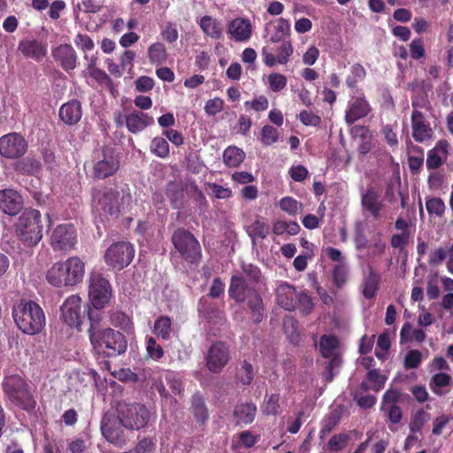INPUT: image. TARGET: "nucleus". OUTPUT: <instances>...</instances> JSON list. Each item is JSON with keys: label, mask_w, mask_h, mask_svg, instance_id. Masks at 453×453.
Segmentation results:
<instances>
[{"label": "nucleus", "mask_w": 453, "mask_h": 453, "mask_svg": "<svg viewBox=\"0 0 453 453\" xmlns=\"http://www.w3.org/2000/svg\"><path fill=\"white\" fill-rule=\"evenodd\" d=\"M228 296L238 303L246 302L252 321L256 324L262 322L265 318L263 298L258 289L248 286L240 273L232 275Z\"/></svg>", "instance_id": "nucleus-1"}, {"label": "nucleus", "mask_w": 453, "mask_h": 453, "mask_svg": "<svg viewBox=\"0 0 453 453\" xmlns=\"http://www.w3.org/2000/svg\"><path fill=\"white\" fill-rule=\"evenodd\" d=\"M89 338L96 354L117 357L126 352L127 342L124 335L111 328L100 330L93 325L88 329Z\"/></svg>", "instance_id": "nucleus-2"}, {"label": "nucleus", "mask_w": 453, "mask_h": 453, "mask_svg": "<svg viewBox=\"0 0 453 453\" xmlns=\"http://www.w3.org/2000/svg\"><path fill=\"white\" fill-rule=\"evenodd\" d=\"M85 274V265L78 257L55 263L47 273V280L55 287L74 286Z\"/></svg>", "instance_id": "nucleus-3"}, {"label": "nucleus", "mask_w": 453, "mask_h": 453, "mask_svg": "<svg viewBox=\"0 0 453 453\" xmlns=\"http://www.w3.org/2000/svg\"><path fill=\"white\" fill-rule=\"evenodd\" d=\"M12 317L20 331L34 335L39 334L45 326V315L35 302L20 303L13 308Z\"/></svg>", "instance_id": "nucleus-4"}, {"label": "nucleus", "mask_w": 453, "mask_h": 453, "mask_svg": "<svg viewBox=\"0 0 453 453\" xmlns=\"http://www.w3.org/2000/svg\"><path fill=\"white\" fill-rule=\"evenodd\" d=\"M94 203L98 211L104 214L118 217L126 212L132 204V196L124 189L119 192L113 188L97 190L93 195Z\"/></svg>", "instance_id": "nucleus-5"}, {"label": "nucleus", "mask_w": 453, "mask_h": 453, "mask_svg": "<svg viewBox=\"0 0 453 453\" xmlns=\"http://www.w3.org/2000/svg\"><path fill=\"white\" fill-rule=\"evenodd\" d=\"M84 167L93 178L104 179L119 170V160L112 148L104 147L93 152L91 159L85 162Z\"/></svg>", "instance_id": "nucleus-6"}, {"label": "nucleus", "mask_w": 453, "mask_h": 453, "mask_svg": "<svg viewBox=\"0 0 453 453\" xmlns=\"http://www.w3.org/2000/svg\"><path fill=\"white\" fill-rule=\"evenodd\" d=\"M4 391L7 398L16 406L25 411H32L35 401L28 390L27 382L19 375H12L3 382Z\"/></svg>", "instance_id": "nucleus-7"}, {"label": "nucleus", "mask_w": 453, "mask_h": 453, "mask_svg": "<svg viewBox=\"0 0 453 453\" xmlns=\"http://www.w3.org/2000/svg\"><path fill=\"white\" fill-rule=\"evenodd\" d=\"M20 240L28 246L37 244L42 238L41 213L37 210H27L19 218L16 228Z\"/></svg>", "instance_id": "nucleus-8"}, {"label": "nucleus", "mask_w": 453, "mask_h": 453, "mask_svg": "<svg viewBox=\"0 0 453 453\" xmlns=\"http://www.w3.org/2000/svg\"><path fill=\"white\" fill-rule=\"evenodd\" d=\"M172 242L181 257L187 262L194 264L201 259V245L189 231L178 228L172 236Z\"/></svg>", "instance_id": "nucleus-9"}, {"label": "nucleus", "mask_w": 453, "mask_h": 453, "mask_svg": "<svg viewBox=\"0 0 453 453\" xmlns=\"http://www.w3.org/2000/svg\"><path fill=\"white\" fill-rule=\"evenodd\" d=\"M134 249L133 245L127 242H119L112 243L105 251V263L113 270H122L127 266L133 260Z\"/></svg>", "instance_id": "nucleus-10"}, {"label": "nucleus", "mask_w": 453, "mask_h": 453, "mask_svg": "<svg viewBox=\"0 0 453 453\" xmlns=\"http://www.w3.org/2000/svg\"><path fill=\"white\" fill-rule=\"evenodd\" d=\"M230 358L229 347L222 341L212 343L204 357L207 369L216 374L223 371Z\"/></svg>", "instance_id": "nucleus-11"}, {"label": "nucleus", "mask_w": 453, "mask_h": 453, "mask_svg": "<svg viewBox=\"0 0 453 453\" xmlns=\"http://www.w3.org/2000/svg\"><path fill=\"white\" fill-rule=\"evenodd\" d=\"M88 295L95 309L103 308L111 296L109 280L100 273H92L89 279Z\"/></svg>", "instance_id": "nucleus-12"}, {"label": "nucleus", "mask_w": 453, "mask_h": 453, "mask_svg": "<svg viewBox=\"0 0 453 453\" xmlns=\"http://www.w3.org/2000/svg\"><path fill=\"white\" fill-rule=\"evenodd\" d=\"M361 208L364 215L370 216L375 220L381 218L385 200L376 188L368 186L361 193Z\"/></svg>", "instance_id": "nucleus-13"}, {"label": "nucleus", "mask_w": 453, "mask_h": 453, "mask_svg": "<svg viewBox=\"0 0 453 453\" xmlns=\"http://www.w3.org/2000/svg\"><path fill=\"white\" fill-rule=\"evenodd\" d=\"M27 150V142L19 133H10L0 137V155L14 159L22 157Z\"/></svg>", "instance_id": "nucleus-14"}, {"label": "nucleus", "mask_w": 453, "mask_h": 453, "mask_svg": "<svg viewBox=\"0 0 453 453\" xmlns=\"http://www.w3.org/2000/svg\"><path fill=\"white\" fill-rule=\"evenodd\" d=\"M50 241L54 250H71L77 242L76 230L72 224L59 225L53 230Z\"/></svg>", "instance_id": "nucleus-15"}, {"label": "nucleus", "mask_w": 453, "mask_h": 453, "mask_svg": "<svg viewBox=\"0 0 453 453\" xmlns=\"http://www.w3.org/2000/svg\"><path fill=\"white\" fill-rule=\"evenodd\" d=\"M411 106L413 108L411 116L412 137L417 142L421 143L431 139L434 132L425 115L417 109L418 104L412 101Z\"/></svg>", "instance_id": "nucleus-16"}, {"label": "nucleus", "mask_w": 453, "mask_h": 453, "mask_svg": "<svg viewBox=\"0 0 453 453\" xmlns=\"http://www.w3.org/2000/svg\"><path fill=\"white\" fill-rule=\"evenodd\" d=\"M62 319L71 327L80 329L84 316L81 312V299L73 295L69 296L61 306Z\"/></svg>", "instance_id": "nucleus-17"}, {"label": "nucleus", "mask_w": 453, "mask_h": 453, "mask_svg": "<svg viewBox=\"0 0 453 453\" xmlns=\"http://www.w3.org/2000/svg\"><path fill=\"white\" fill-rule=\"evenodd\" d=\"M141 411L142 406L139 403H127L121 402L117 405V412L119 421L123 426L131 430L140 429Z\"/></svg>", "instance_id": "nucleus-18"}, {"label": "nucleus", "mask_w": 453, "mask_h": 453, "mask_svg": "<svg viewBox=\"0 0 453 453\" xmlns=\"http://www.w3.org/2000/svg\"><path fill=\"white\" fill-rule=\"evenodd\" d=\"M401 393L393 388H388L383 394L380 411L388 413V419L393 424L400 423L403 413L401 408L397 405L400 402Z\"/></svg>", "instance_id": "nucleus-19"}, {"label": "nucleus", "mask_w": 453, "mask_h": 453, "mask_svg": "<svg viewBox=\"0 0 453 453\" xmlns=\"http://www.w3.org/2000/svg\"><path fill=\"white\" fill-rule=\"evenodd\" d=\"M451 151V145L446 139L439 140L435 146L429 150L426 161L428 170H436L440 168L447 160Z\"/></svg>", "instance_id": "nucleus-20"}, {"label": "nucleus", "mask_w": 453, "mask_h": 453, "mask_svg": "<svg viewBox=\"0 0 453 453\" xmlns=\"http://www.w3.org/2000/svg\"><path fill=\"white\" fill-rule=\"evenodd\" d=\"M296 288L288 282H281L275 289V300L279 306L286 311L296 310Z\"/></svg>", "instance_id": "nucleus-21"}, {"label": "nucleus", "mask_w": 453, "mask_h": 453, "mask_svg": "<svg viewBox=\"0 0 453 453\" xmlns=\"http://www.w3.org/2000/svg\"><path fill=\"white\" fill-rule=\"evenodd\" d=\"M121 422L119 417L111 414H104L101 421V431L104 438L111 443L122 441Z\"/></svg>", "instance_id": "nucleus-22"}, {"label": "nucleus", "mask_w": 453, "mask_h": 453, "mask_svg": "<svg viewBox=\"0 0 453 453\" xmlns=\"http://www.w3.org/2000/svg\"><path fill=\"white\" fill-rule=\"evenodd\" d=\"M372 108L365 96L354 97L349 104V108L345 114V121L349 125H352L358 119L366 117Z\"/></svg>", "instance_id": "nucleus-23"}, {"label": "nucleus", "mask_w": 453, "mask_h": 453, "mask_svg": "<svg viewBox=\"0 0 453 453\" xmlns=\"http://www.w3.org/2000/svg\"><path fill=\"white\" fill-rule=\"evenodd\" d=\"M52 56L65 71H71L76 67L77 55L74 49L69 44H61L55 48Z\"/></svg>", "instance_id": "nucleus-24"}, {"label": "nucleus", "mask_w": 453, "mask_h": 453, "mask_svg": "<svg viewBox=\"0 0 453 453\" xmlns=\"http://www.w3.org/2000/svg\"><path fill=\"white\" fill-rule=\"evenodd\" d=\"M22 208L21 196L13 189L0 190V209L6 214L16 215Z\"/></svg>", "instance_id": "nucleus-25"}, {"label": "nucleus", "mask_w": 453, "mask_h": 453, "mask_svg": "<svg viewBox=\"0 0 453 453\" xmlns=\"http://www.w3.org/2000/svg\"><path fill=\"white\" fill-rule=\"evenodd\" d=\"M227 32L236 42L248 41L252 34L251 23L249 19L236 18L229 22Z\"/></svg>", "instance_id": "nucleus-26"}, {"label": "nucleus", "mask_w": 453, "mask_h": 453, "mask_svg": "<svg viewBox=\"0 0 453 453\" xmlns=\"http://www.w3.org/2000/svg\"><path fill=\"white\" fill-rule=\"evenodd\" d=\"M190 411L200 426H205L209 418L210 413L205 403V399L201 393H196L192 395L190 401Z\"/></svg>", "instance_id": "nucleus-27"}, {"label": "nucleus", "mask_w": 453, "mask_h": 453, "mask_svg": "<svg viewBox=\"0 0 453 453\" xmlns=\"http://www.w3.org/2000/svg\"><path fill=\"white\" fill-rule=\"evenodd\" d=\"M82 116L81 104L79 101L73 100L64 104L59 109L60 119L67 125L78 123Z\"/></svg>", "instance_id": "nucleus-28"}, {"label": "nucleus", "mask_w": 453, "mask_h": 453, "mask_svg": "<svg viewBox=\"0 0 453 453\" xmlns=\"http://www.w3.org/2000/svg\"><path fill=\"white\" fill-rule=\"evenodd\" d=\"M18 50L25 57L36 61L41 60L47 52L46 47L36 40H23L19 42Z\"/></svg>", "instance_id": "nucleus-29"}, {"label": "nucleus", "mask_w": 453, "mask_h": 453, "mask_svg": "<svg viewBox=\"0 0 453 453\" xmlns=\"http://www.w3.org/2000/svg\"><path fill=\"white\" fill-rule=\"evenodd\" d=\"M256 413L257 406L252 403L238 404L234 410V417L237 425L252 423Z\"/></svg>", "instance_id": "nucleus-30"}, {"label": "nucleus", "mask_w": 453, "mask_h": 453, "mask_svg": "<svg viewBox=\"0 0 453 453\" xmlns=\"http://www.w3.org/2000/svg\"><path fill=\"white\" fill-rule=\"evenodd\" d=\"M270 233V226L262 216H257L254 221L247 227V234L252 239H265Z\"/></svg>", "instance_id": "nucleus-31"}, {"label": "nucleus", "mask_w": 453, "mask_h": 453, "mask_svg": "<svg viewBox=\"0 0 453 453\" xmlns=\"http://www.w3.org/2000/svg\"><path fill=\"white\" fill-rule=\"evenodd\" d=\"M203 32L213 39H220L223 34V27L219 21L211 16L205 15L201 18L199 22Z\"/></svg>", "instance_id": "nucleus-32"}, {"label": "nucleus", "mask_w": 453, "mask_h": 453, "mask_svg": "<svg viewBox=\"0 0 453 453\" xmlns=\"http://www.w3.org/2000/svg\"><path fill=\"white\" fill-rule=\"evenodd\" d=\"M242 274L246 280V284L255 289H258L259 285L263 281V277L260 269L252 264H242Z\"/></svg>", "instance_id": "nucleus-33"}, {"label": "nucleus", "mask_w": 453, "mask_h": 453, "mask_svg": "<svg viewBox=\"0 0 453 453\" xmlns=\"http://www.w3.org/2000/svg\"><path fill=\"white\" fill-rule=\"evenodd\" d=\"M245 159V153L235 146H228L223 152V162L228 167H238Z\"/></svg>", "instance_id": "nucleus-34"}, {"label": "nucleus", "mask_w": 453, "mask_h": 453, "mask_svg": "<svg viewBox=\"0 0 453 453\" xmlns=\"http://www.w3.org/2000/svg\"><path fill=\"white\" fill-rule=\"evenodd\" d=\"M380 280V275L374 270L371 269L364 280L363 295L365 298L372 299L376 296Z\"/></svg>", "instance_id": "nucleus-35"}, {"label": "nucleus", "mask_w": 453, "mask_h": 453, "mask_svg": "<svg viewBox=\"0 0 453 453\" xmlns=\"http://www.w3.org/2000/svg\"><path fill=\"white\" fill-rule=\"evenodd\" d=\"M167 57L166 48L162 42H155L148 49V58L153 65H158L165 63Z\"/></svg>", "instance_id": "nucleus-36"}, {"label": "nucleus", "mask_w": 453, "mask_h": 453, "mask_svg": "<svg viewBox=\"0 0 453 453\" xmlns=\"http://www.w3.org/2000/svg\"><path fill=\"white\" fill-rule=\"evenodd\" d=\"M339 347V340L336 336L324 334L320 338L319 350L324 357H331Z\"/></svg>", "instance_id": "nucleus-37"}, {"label": "nucleus", "mask_w": 453, "mask_h": 453, "mask_svg": "<svg viewBox=\"0 0 453 453\" xmlns=\"http://www.w3.org/2000/svg\"><path fill=\"white\" fill-rule=\"evenodd\" d=\"M290 35V23L288 19L280 18L274 26V32L271 35L270 41L280 42Z\"/></svg>", "instance_id": "nucleus-38"}, {"label": "nucleus", "mask_w": 453, "mask_h": 453, "mask_svg": "<svg viewBox=\"0 0 453 453\" xmlns=\"http://www.w3.org/2000/svg\"><path fill=\"white\" fill-rule=\"evenodd\" d=\"M110 320L112 326L119 327L127 334H131L133 332L132 322L129 317H127L124 312L119 311H111Z\"/></svg>", "instance_id": "nucleus-39"}, {"label": "nucleus", "mask_w": 453, "mask_h": 453, "mask_svg": "<svg viewBox=\"0 0 453 453\" xmlns=\"http://www.w3.org/2000/svg\"><path fill=\"white\" fill-rule=\"evenodd\" d=\"M348 265L347 263L336 264L333 267L332 279L336 288H342L348 280Z\"/></svg>", "instance_id": "nucleus-40"}, {"label": "nucleus", "mask_w": 453, "mask_h": 453, "mask_svg": "<svg viewBox=\"0 0 453 453\" xmlns=\"http://www.w3.org/2000/svg\"><path fill=\"white\" fill-rule=\"evenodd\" d=\"M172 332V321L169 317L161 316L154 324V334L164 340L170 338Z\"/></svg>", "instance_id": "nucleus-41"}, {"label": "nucleus", "mask_w": 453, "mask_h": 453, "mask_svg": "<svg viewBox=\"0 0 453 453\" xmlns=\"http://www.w3.org/2000/svg\"><path fill=\"white\" fill-rule=\"evenodd\" d=\"M350 441V436L347 433H340L333 435L327 442V449L332 452L343 450Z\"/></svg>", "instance_id": "nucleus-42"}, {"label": "nucleus", "mask_w": 453, "mask_h": 453, "mask_svg": "<svg viewBox=\"0 0 453 453\" xmlns=\"http://www.w3.org/2000/svg\"><path fill=\"white\" fill-rule=\"evenodd\" d=\"M279 206L281 211L291 216H296L303 211L302 203L291 196L282 197L279 202Z\"/></svg>", "instance_id": "nucleus-43"}, {"label": "nucleus", "mask_w": 453, "mask_h": 453, "mask_svg": "<svg viewBox=\"0 0 453 453\" xmlns=\"http://www.w3.org/2000/svg\"><path fill=\"white\" fill-rule=\"evenodd\" d=\"M150 150L156 156L165 158L169 156V144L163 137H155L150 143Z\"/></svg>", "instance_id": "nucleus-44"}, {"label": "nucleus", "mask_w": 453, "mask_h": 453, "mask_svg": "<svg viewBox=\"0 0 453 453\" xmlns=\"http://www.w3.org/2000/svg\"><path fill=\"white\" fill-rule=\"evenodd\" d=\"M365 379L372 385V390L375 392H379L384 388V385L387 381V377L385 375L380 374L378 369L370 370L365 376Z\"/></svg>", "instance_id": "nucleus-45"}, {"label": "nucleus", "mask_w": 453, "mask_h": 453, "mask_svg": "<svg viewBox=\"0 0 453 453\" xmlns=\"http://www.w3.org/2000/svg\"><path fill=\"white\" fill-rule=\"evenodd\" d=\"M296 305L304 315L310 314L314 308L311 297L304 291L298 292Z\"/></svg>", "instance_id": "nucleus-46"}, {"label": "nucleus", "mask_w": 453, "mask_h": 453, "mask_svg": "<svg viewBox=\"0 0 453 453\" xmlns=\"http://www.w3.org/2000/svg\"><path fill=\"white\" fill-rule=\"evenodd\" d=\"M426 211L429 214H434L441 218L444 215L446 206L443 200L440 197H433L426 201Z\"/></svg>", "instance_id": "nucleus-47"}, {"label": "nucleus", "mask_w": 453, "mask_h": 453, "mask_svg": "<svg viewBox=\"0 0 453 453\" xmlns=\"http://www.w3.org/2000/svg\"><path fill=\"white\" fill-rule=\"evenodd\" d=\"M259 139L264 145L270 146L278 141L279 133L273 126L265 125L261 129Z\"/></svg>", "instance_id": "nucleus-48"}, {"label": "nucleus", "mask_w": 453, "mask_h": 453, "mask_svg": "<svg viewBox=\"0 0 453 453\" xmlns=\"http://www.w3.org/2000/svg\"><path fill=\"white\" fill-rule=\"evenodd\" d=\"M267 81L273 92H280L287 87L288 79L281 73H273L268 75Z\"/></svg>", "instance_id": "nucleus-49"}, {"label": "nucleus", "mask_w": 453, "mask_h": 453, "mask_svg": "<svg viewBox=\"0 0 453 453\" xmlns=\"http://www.w3.org/2000/svg\"><path fill=\"white\" fill-rule=\"evenodd\" d=\"M422 361V354L418 349L409 350L404 357L403 366L406 370L418 368Z\"/></svg>", "instance_id": "nucleus-50"}, {"label": "nucleus", "mask_w": 453, "mask_h": 453, "mask_svg": "<svg viewBox=\"0 0 453 453\" xmlns=\"http://www.w3.org/2000/svg\"><path fill=\"white\" fill-rule=\"evenodd\" d=\"M451 376L448 373H436L432 377L430 388L434 393L440 395L441 393L436 389V388H443L449 386L451 382Z\"/></svg>", "instance_id": "nucleus-51"}, {"label": "nucleus", "mask_w": 453, "mask_h": 453, "mask_svg": "<svg viewBox=\"0 0 453 453\" xmlns=\"http://www.w3.org/2000/svg\"><path fill=\"white\" fill-rule=\"evenodd\" d=\"M294 49L290 41H283L277 50V61L280 65H286L289 57L293 54Z\"/></svg>", "instance_id": "nucleus-52"}, {"label": "nucleus", "mask_w": 453, "mask_h": 453, "mask_svg": "<svg viewBox=\"0 0 453 453\" xmlns=\"http://www.w3.org/2000/svg\"><path fill=\"white\" fill-rule=\"evenodd\" d=\"M89 378V374L75 372L69 377L70 388L75 391H79L81 388L87 385L88 379Z\"/></svg>", "instance_id": "nucleus-53"}, {"label": "nucleus", "mask_w": 453, "mask_h": 453, "mask_svg": "<svg viewBox=\"0 0 453 453\" xmlns=\"http://www.w3.org/2000/svg\"><path fill=\"white\" fill-rule=\"evenodd\" d=\"M147 357L155 360L160 359L164 356L163 348L158 345L153 337H150L147 341Z\"/></svg>", "instance_id": "nucleus-54"}, {"label": "nucleus", "mask_w": 453, "mask_h": 453, "mask_svg": "<svg viewBox=\"0 0 453 453\" xmlns=\"http://www.w3.org/2000/svg\"><path fill=\"white\" fill-rule=\"evenodd\" d=\"M238 377L243 385H250L254 379V371L251 364L244 360L242 364V368L238 373Z\"/></svg>", "instance_id": "nucleus-55"}, {"label": "nucleus", "mask_w": 453, "mask_h": 453, "mask_svg": "<svg viewBox=\"0 0 453 453\" xmlns=\"http://www.w3.org/2000/svg\"><path fill=\"white\" fill-rule=\"evenodd\" d=\"M427 414L424 410H418L415 412L410 422V430L412 433L419 432L425 425Z\"/></svg>", "instance_id": "nucleus-56"}, {"label": "nucleus", "mask_w": 453, "mask_h": 453, "mask_svg": "<svg viewBox=\"0 0 453 453\" xmlns=\"http://www.w3.org/2000/svg\"><path fill=\"white\" fill-rule=\"evenodd\" d=\"M269 106V102L266 96H259L256 97L252 101H246L244 103V107L246 110L252 109L255 111H264Z\"/></svg>", "instance_id": "nucleus-57"}, {"label": "nucleus", "mask_w": 453, "mask_h": 453, "mask_svg": "<svg viewBox=\"0 0 453 453\" xmlns=\"http://www.w3.org/2000/svg\"><path fill=\"white\" fill-rule=\"evenodd\" d=\"M416 150L419 152V156L408 157V165L413 174L418 173L424 165L423 150L420 147H416Z\"/></svg>", "instance_id": "nucleus-58"}, {"label": "nucleus", "mask_w": 453, "mask_h": 453, "mask_svg": "<svg viewBox=\"0 0 453 453\" xmlns=\"http://www.w3.org/2000/svg\"><path fill=\"white\" fill-rule=\"evenodd\" d=\"M410 233L395 234L390 238V245L394 249L403 250L410 242Z\"/></svg>", "instance_id": "nucleus-59"}, {"label": "nucleus", "mask_w": 453, "mask_h": 453, "mask_svg": "<svg viewBox=\"0 0 453 453\" xmlns=\"http://www.w3.org/2000/svg\"><path fill=\"white\" fill-rule=\"evenodd\" d=\"M280 395L272 394L266 400L264 413L267 415H277L280 409Z\"/></svg>", "instance_id": "nucleus-60"}, {"label": "nucleus", "mask_w": 453, "mask_h": 453, "mask_svg": "<svg viewBox=\"0 0 453 453\" xmlns=\"http://www.w3.org/2000/svg\"><path fill=\"white\" fill-rule=\"evenodd\" d=\"M126 125L130 132L137 134L142 129V117L137 112L131 113L126 116Z\"/></svg>", "instance_id": "nucleus-61"}, {"label": "nucleus", "mask_w": 453, "mask_h": 453, "mask_svg": "<svg viewBox=\"0 0 453 453\" xmlns=\"http://www.w3.org/2000/svg\"><path fill=\"white\" fill-rule=\"evenodd\" d=\"M161 35L165 41L173 43L178 40L179 33L176 25L168 22L161 30Z\"/></svg>", "instance_id": "nucleus-62"}, {"label": "nucleus", "mask_w": 453, "mask_h": 453, "mask_svg": "<svg viewBox=\"0 0 453 453\" xmlns=\"http://www.w3.org/2000/svg\"><path fill=\"white\" fill-rule=\"evenodd\" d=\"M224 107V101L219 97L210 99L206 102L204 111L209 116H214L219 113Z\"/></svg>", "instance_id": "nucleus-63"}, {"label": "nucleus", "mask_w": 453, "mask_h": 453, "mask_svg": "<svg viewBox=\"0 0 453 453\" xmlns=\"http://www.w3.org/2000/svg\"><path fill=\"white\" fill-rule=\"evenodd\" d=\"M75 45L83 51H90L94 49L95 44L92 39L83 34H78L74 38Z\"/></svg>", "instance_id": "nucleus-64"}]
</instances>
